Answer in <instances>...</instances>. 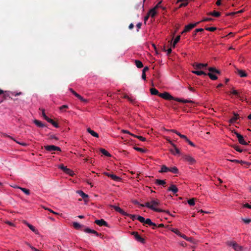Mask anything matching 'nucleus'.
<instances>
[{
  "label": "nucleus",
  "mask_w": 251,
  "mask_h": 251,
  "mask_svg": "<svg viewBox=\"0 0 251 251\" xmlns=\"http://www.w3.org/2000/svg\"><path fill=\"white\" fill-rule=\"evenodd\" d=\"M159 97H160V98H163L166 100H173L175 101L182 102L183 103H189L190 105H187V107L190 108L194 107L195 104L193 103V102L192 101L185 100L184 99H179V98H175L168 92H164L163 93H160L159 95Z\"/></svg>",
  "instance_id": "obj_1"
},
{
  "label": "nucleus",
  "mask_w": 251,
  "mask_h": 251,
  "mask_svg": "<svg viewBox=\"0 0 251 251\" xmlns=\"http://www.w3.org/2000/svg\"><path fill=\"white\" fill-rule=\"evenodd\" d=\"M160 201L157 199H152L150 202H147L145 204H141L140 206L142 207H147L152 210L158 212H166L170 215L169 211H166L156 207L160 205Z\"/></svg>",
  "instance_id": "obj_2"
},
{
  "label": "nucleus",
  "mask_w": 251,
  "mask_h": 251,
  "mask_svg": "<svg viewBox=\"0 0 251 251\" xmlns=\"http://www.w3.org/2000/svg\"><path fill=\"white\" fill-rule=\"evenodd\" d=\"M227 245L232 247L235 251H242L243 247L239 245L237 243L234 241H229L227 242Z\"/></svg>",
  "instance_id": "obj_3"
},
{
  "label": "nucleus",
  "mask_w": 251,
  "mask_h": 251,
  "mask_svg": "<svg viewBox=\"0 0 251 251\" xmlns=\"http://www.w3.org/2000/svg\"><path fill=\"white\" fill-rule=\"evenodd\" d=\"M22 94V92H19V93H15V92H4L3 90L0 89V95L3 94V97L4 98H5L7 97H10V95H11L12 96H17L20 95Z\"/></svg>",
  "instance_id": "obj_4"
},
{
  "label": "nucleus",
  "mask_w": 251,
  "mask_h": 251,
  "mask_svg": "<svg viewBox=\"0 0 251 251\" xmlns=\"http://www.w3.org/2000/svg\"><path fill=\"white\" fill-rule=\"evenodd\" d=\"M199 23V22H197L195 24H190L186 25L184 29L182 31L181 34L190 31L191 29L196 27Z\"/></svg>",
  "instance_id": "obj_5"
},
{
  "label": "nucleus",
  "mask_w": 251,
  "mask_h": 251,
  "mask_svg": "<svg viewBox=\"0 0 251 251\" xmlns=\"http://www.w3.org/2000/svg\"><path fill=\"white\" fill-rule=\"evenodd\" d=\"M44 147L45 150L48 151H61V149L59 147L54 145H47Z\"/></svg>",
  "instance_id": "obj_6"
},
{
  "label": "nucleus",
  "mask_w": 251,
  "mask_h": 251,
  "mask_svg": "<svg viewBox=\"0 0 251 251\" xmlns=\"http://www.w3.org/2000/svg\"><path fill=\"white\" fill-rule=\"evenodd\" d=\"M42 116H43L44 118L49 123L52 124L55 127L57 128L58 127V124L54 122L53 120L51 119L50 118H49L45 114V111H42Z\"/></svg>",
  "instance_id": "obj_7"
},
{
  "label": "nucleus",
  "mask_w": 251,
  "mask_h": 251,
  "mask_svg": "<svg viewBox=\"0 0 251 251\" xmlns=\"http://www.w3.org/2000/svg\"><path fill=\"white\" fill-rule=\"evenodd\" d=\"M103 174L109 177H110L112 180L115 181H120L121 180V178L118 176H117L113 174H110L108 172H104Z\"/></svg>",
  "instance_id": "obj_8"
},
{
  "label": "nucleus",
  "mask_w": 251,
  "mask_h": 251,
  "mask_svg": "<svg viewBox=\"0 0 251 251\" xmlns=\"http://www.w3.org/2000/svg\"><path fill=\"white\" fill-rule=\"evenodd\" d=\"M172 231L176 233L178 236L183 238V239L187 240V241H190L191 239L189 238H188L185 235L182 234L176 228H173L172 229Z\"/></svg>",
  "instance_id": "obj_9"
},
{
  "label": "nucleus",
  "mask_w": 251,
  "mask_h": 251,
  "mask_svg": "<svg viewBox=\"0 0 251 251\" xmlns=\"http://www.w3.org/2000/svg\"><path fill=\"white\" fill-rule=\"evenodd\" d=\"M183 159L187 161L190 164H193L196 162L195 159L189 155H185L183 156Z\"/></svg>",
  "instance_id": "obj_10"
},
{
  "label": "nucleus",
  "mask_w": 251,
  "mask_h": 251,
  "mask_svg": "<svg viewBox=\"0 0 251 251\" xmlns=\"http://www.w3.org/2000/svg\"><path fill=\"white\" fill-rule=\"evenodd\" d=\"M132 234L134 235L135 239L143 244L145 243V240L144 238H143L140 235L138 234V232H132Z\"/></svg>",
  "instance_id": "obj_11"
},
{
  "label": "nucleus",
  "mask_w": 251,
  "mask_h": 251,
  "mask_svg": "<svg viewBox=\"0 0 251 251\" xmlns=\"http://www.w3.org/2000/svg\"><path fill=\"white\" fill-rule=\"evenodd\" d=\"M233 114L234 116L228 121L229 123L231 124L238 123L237 121L240 119V117L239 116V114L235 113H233Z\"/></svg>",
  "instance_id": "obj_12"
},
{
  "label": "nucleus",
  "mask_w": 251,
  "mask_h": 251,
  "mask_svg": "<svg viewBox=\"0 0 251 251\" xmlns=\"http://www.w3.org/2000/svg\"><path fill=\"white\" fill-rule=\"evenodd\" d=\"M234 133L236 135V136L238 139L239 142L241 144L244 145H246L248 144L245 141V140L243 138V136L242 135H241V134H240L236 131H235L234 132Z\"/></svg>",
  "instance_id": "obj_13"
},
{
  "label": "nucleus",
  "mask_w": 251,
  "mask_h": 251,
  "mask_svg": "<svg viewBox=\"0 0 251 251\" xmlns=\"http://www.w3.org/2000/svg\"><path fill=\"white\" fill-rule=\"evenodd\" d=\"M112 208L114 209V210L121 214L122 215L125 216L127 215V213L126 212H125L122 209H121L120 207L116 205H111V206Z\"/></svg>",
  "instance_id": "obj_14"
},
{
  "label": "nucleus",
  "mask_w": 251,
  "mask_h": 251,
  "mask_svg": "<svg viewBox=\"0 0 251 251\" xmlns=\"http://www.w3.org/2000/svg\"><path fill=\"white\" fill-rule=\"evenodd\" d=\"M84 231L86 233H93L95 234L97 236H99L100 235V234H99L97 231L94 229H91L88 227H87L84 229Z\"/></svg>",
  "instance_id": "obj_15"
},
{
  "label": "nucleus",
  "mask_w": 251,
  "mask_h": 251,
  "mask_svg": "<svg viewBox=\"0 0 251 251\" xmlns=\"http://www.w3.org/2000/svg\"><path fill=\"white\" fill-rule=\"evenodd\" d=\"M95 223L100 226H108L107 222L102 219L100 220H96Z\"/></svg>",
  "instance_id": "obj_16"
},
{
  "label": "nucleus",
  "mask_w": 251,
  "mask_h": 251,
  "mask_svg": "<svg viewBox=\"0 0 251 251\" xmlns=\"http://www.w3.org/2000/svg\"><path fill=\"white\" fill-rule=\"evenodd\" d=\"M235 72L241 77H246L247 76V73L244 70L237 69Z\"/></svg>",
  "instance_id": "obj_17"
},
{
  "label": "nucleus",
  "mask_w": 251,
  "mask_h": 251,
  "mask_svg": "<svg viewBox=\"0 0 251 251\" xmlns=\"http://www.w3.org/2000/svg\"><path fill=\"white\" fill-rule=\"evenodd\" d=\"M144 224H147L149 226H153V229H154L156 227H157V225L154 223H153L151 222V220L149 218H147V219H145V222Z\"/></svg>",
  "instance_id": "obj_18"
},
{
  "label": "nucleus",
  "mask_w": 251,
  "mask_h": 251,
  "mask_svg": "<svg viewBox=\"0 0 251 251\" xmlns=\"http://www.w3.org/2000/svg\"><path fill=\"white\" fill-rule=\"evenodd\" d=\"M194 67H195V68L196 69H202V68L203 67H206L207 66V63H205V64H203V63H195L194 65H193Z\"/></svg>",
  "instance_id": "obj_19"
},
{
  "label": "nucleus",
  "mask_w": 251,
  "mask_h": 251,
  "mask_svg": "<svg viewBox=\"0 0 251 251\" xmlns=\"http://www.w3.org/2000/svg\"><path fill=\"white\" fill-rule=\"evenodd\" d=\"M168 191H172L174 194H176L178 191V189L176 185L172 184L168 189Z\"/></svg>",
  "instance_id": "obj_20"
},
{
  "label": "nucleus",
  "mask_w": 251,
  "mask_h": 251,
  "mask_svg": "<svg viewBox=\"0 0 251 251\" xmlns=\"http://www.w3.org/2000/svg\"><path fill=\"white\" fill-rule=\"evenodd\" d=\"M174 148L173 149H170V151L173 153L174 155L176 154H179L180 153V152L178 148H176V146L175 145V146H173Z\"/></svg>",
  "instance_id": "obj_21"
},
{
  "label": "nucleus",
  "mask_w": 251,
  "mask_h": 251,
  "mask_svg": "<svg viewBox=\"0 0 251 251\" xmlns=\"http://www.w3.org/2000/svg\"><path fill=\"white\" fill-rule=\"evenodd\" d=\"M33 122L38 127H44L45 126V125L43 123L38 120L35 119Z\"/></svg>",
  "instance_id": "obj_22"
},
{
  "label": "nucleus",
  "mask_w": 251,
  "mask_h": 251,
  "mask_svg": "<svg viewBox=\"0 0 251 251\" xmlns=\"http://www.w3.org/2000/svg\"><path fill=\"white\" fill-rule=\"evenodd\" d=\"M208 70L210 72V73H215L219 75L221 74V72L219 70L216 69L214 67H209L208 68Z\"/></svg>",
  "instance_id": "obj_23"
},
{
  "label": "nucleus",
  "mask_w": 251,
  "mask_h": 251,
  "mask_svg": "<svg viewBox=\"0 0 251 251\" xmlns=\"http://www.w3.org/2000/svg\"><path fill=\"white\" fill-rule=\"evenodd\" d=\"M169 171V168L167 167L165 165H162L161 167V169L159 171V173H167Z\"/></svg>",
  "instance_id": "obj_24"
},
{
  "label": "nucleus",
  "mask_w": 251,
  "mask_h": 251,
  "mask_svg": "<svg viewBox=\"0 0 251 251\" xmlns=\"http://www.w3.org/2000/svg\"><path fill=\"white\" fill-rule=\"evenodd\" d=\"M87 130L88 132H89L93 136L97 138L99 137V134L94 130H92L90 128H87Z\"/></svg>",
  "instance_id": "obj_25"
},
{
  "label": "nucleus",
  "mask_w": 251,
  "mask_h": 251,
  "mask_svg": "<svg viewBox=\"0 0 251 251\" xmlns=\"http://www.w3.org/2000/svg\"><path fill=\"white\" fill-rule=\"evenodd\" d=\"M26 224L27 226L30 228V229L33 232H34L36 234L38 233V230L36 229L34 226H33L32 225H30L28 223H26Z\"/></svg>",
  "instance_id": "obj_26"
},
{
  "label": "nucleus",
  "mask_w": 251,
  "mask_h": 251,
  "mask_svg": "<svg viewBox=\"0 0 251 251\" xmlns=\"http://www.w3.org/2000/svg\"><path fill=\"white\" fill-rule=\"evenodd\" d=\"M73 226L76 229H79L81 227L83 226V225L75 222L73 223Z\"/></svg>",
  "instance_id": "obj_27"
},
{
  "label": "nucleus",
  "mask_w": 251,
  "mask_h": 251,
  "mask_svg": "<svg viewBox=\"0 0 251 251\" xmlns=\"http://www.w3.org/2000/svg\"><path fill=\"white\" fill-rule=\"evenodd\" d=\"M148 14L150 16H151L152 18L154 17L155 15L156 14V9H155V8H153L151 9L149 11Z\"/></svg>",
  "instance_id": "obj_28"
},
{
  "label": "nucleus",
  "mask_w": 251,
  "mask_h": 251,
  "mask_svg": "<svg viewBox=\"0 0 251 251\" xmlns=\"http://www.w3.org/2000/svg\"><path fill=\"white\" fill-rule=\"evenodd\" d=\"M150 92L151 95H157L159 96V95L160 94L159 93L158 90L154 88H152L150 89Z\"/></svg>",
  "instance_id": "obj_29"
},
{
  "label": "nucleus",
  "mask_w": 251,
  "mask_h": 251,
  "mask_svg": "<svg viewBox=\"0 0 251 251\" xmlns=\"http://www.w3.org/2000/svg\"><path fill=\"white\" fill-rule=\"evenodd\" d=\"M77 193L83 199L88 198V195L84 193L82 191L79 190L77 191Z\"/></svg>",
  "instance_id": "obj_30"
},
{
  "label": "nucleus",
  "mask_w": 251,
  "mask_h": 251,
  "mask_svg": "<svg viewBox=\"0 0 251 251\" xmlns=\"http://www.w3.org/2000/svg\"><path fill=\"white\" fill-rule=\"evenodd\" d=\"M208 15H211L215 17H218L220 16V13L217 11H214L211 12H209L207 14Z\"/></svg>",
  "instance_id": "obj_31"
},
{
  "label": "nucleus",
  "mask_w": 251,
  "mask_h": 251,
  "mask_svg": "<svg viewBox=\"0 0 251 251\" xmlns=\"http://www.w3.org/2000/svg\"><path fill=\"white\" fill-rule=\"evenodd\" d=\"M135 65L138 68H141L143 67V64L141 61L138 60H136L135 61Z\"/></svg>",
  "instance_id": "obj_32"
},
{
  "label": "nucleus",
  "mask_w": 251,
  "mask_h": 251,
  "mask_svg": "<svg viewBox=\"0 0 251 251\" xmlns=\"http://www.w3.org/2000/svg\"><path fill=\"white\" fill-rule=\"evenodd\" d=\"M100 151L101 153H102L103 155H104L106 156L109 157L111 156L110 154L105 149H101L100 150Z\"/></svg>",
  "instance_id": "obj_33"
},
{
  "label": "nucleus",
  "mask_w": 251,
  "mask_h": 251,
  "mask_svg": "<svg viewBox=\"0 0 251 251\" xmlns=\"http://www.w3.org/2000/svg\"><path fill=\"white\" fill-rule=\"evenodd\" d=\"M174 174H177L178 173V170L176 167H173L169 168V171Z\"/></svg>",
  "instance_id": "obj_34"
},
{
  "label": "nucleus",
  "mask_w": 251,
  "mask_h": 251,
  "mask_svg": "<svg viewBox=\"0 0 251 251\" xmlns=\"http://www.w3.org/2000/svg\"><path fill=\"white\" fill-rule=\"evenodd\" d=\"M155 183L159 185H163L166 184V182L161 179H156L155 180Z\"/></svg>",
  "instance_id": "obj_35"
},
{
  "label": "nucleus",
  "mask_w": 251,
  "mask_h": 251,
  "mask_svg": "<svg viewBox=\"0 0 251 251\" xmlns=\"http://www.w3.org/2000/svg\"><path fill=\"white\" fill-rule=\"evenodd\" d=\"M192 73L198 75H206V74L204 73L203 71H192Z\"/></svg>",
  "instance_id": "obj_36"
},
{
  "label": "nucleus",
  "mask_w": 251,
  "mask_h": 251,
  "mask_svg": "<svg viewBox=\"0 0 251 251\" xmlns=\"http://www.w3.org/2000/svg\"><path fill=\"white\" fill-rule=\"evenodd\" d=\"M206 75H208V76L210 77V78L212 80H216L218 78L215 75H213L211 73H209L207 74Z\"/></svg>",
  "instance_id": "obj_37"
},
{
  "label": "nucleus",
  "mask_w": 251,
  "mask_h": 251,
  "mask_svg": "<svg viewBox=\"0 0 251 251\" xmlns=\"http://www.w3.org/2000/svg\"><path fill=\"white\" fill-rule=\"evenodd\" d=\"M20 189L25 194L27 195H30V191L28 189H27L25 188H23V187H21V188H20Z\"/></svg>",
  "instance_id": "obj_38"
},
{
  "label": "nucleus",
  "mask_w": 251,
  "mask_h": 251,
  "mask_svg": "<svg viewBox=\"0 0 251 251\" xmlns=\"http://www.w3.org/2000/svg\"><path fill=\"white\" fill-rule=\"evenodd\" d=\"M64 172L71 176H73L74 175L73 171L69 168H67Z\"/></svg>",
  "instance_id": "obj_39"
},
{
  "label": "nucleus",
  "mask_w": 251,
  "mask_h": 251,
  "mask_svg": "<svg viewBox=\"0 0 251 251\" xmlns=\"http://www.w3.org/2000/svg\"><path fill=\"white\" fill-rule=\"evenodd\" d=\"M126 216L129 217L133 221H134L137 219V215H132L127 213V215H125Z\"/></svg>",
  "instance_id": "obj_40"
},
{
  "label": "nucleus",
  "mask_w": 251,
  "mask_h": 251,
  "mask_svg": "<svg viewBox=\"0 0 251 251\" xmlns=\"http://www.w3.org/2000/svg\"><path fill=\"white\" fill-rule=\"evenodd\" d=\"M175 133L178 135L180 138H183L185 140L187 139V137L185 135L181 134L180 132L177 131H175Z\"/></svg>",
  "instance_id": "obj_41"
},
{
  "label": "nucleus",
  "mask_w": 251,
  "mask_h": 251,
  "mask_svg": "<svg viewBox=\"0 0 251 251\" xmlns=\"http://www.w3.org/2000/svg\"><path fill=\"white\" fill-rule=\"evenodd\" d=\"M137 220H138L142 223H144L145 221V219L141 216H138L137 217Z\"/></svg>",
  "instance_id": "obj_42"
},
{
  "label": "nucleus",
  "mask_w": 251,
  "mask_h": 251,
  "mask_svg": "<svg viewBox=\"0 0 251 251\" xmlns=\"http://www.w3.org/2000/svg\"><path fill=\"white\" fill-rule=\"evenodd\" d=\"M188 203L189 205L191 206H193L195 205V200L194 199H191L188 201Z\"/></svg>",
  "instance_id": "obj_43"
},
{
  "label": "nucleus",
  "mask_w": 251,
  "mask_h": 251,
  "mask_svg": "<svg viewBox=\"0 0 251 251\" xmlns=\"http://www.w3.org/2000/svg\"><path fill=\"white\" fill-rule=\"evenodd\" d=\"M133 137H135L139 139L140 140H141L142 141H146V138L145 137H143V136L134 135Z\"/></svg>",
  "instance_id": "obj_44"
},
{
  "label": "nucleus",
  "mask_w": 251,
  "mask_h": 251,
  "mask_svg": "<svg viewBox=\"0 0 251 251\" xmlns=\"http://www.w3.org/2000/svg\"><path fill=\"white\" fill-rule=\"evenodd\" d=\"M135 7L137 9H142V10L144 11V4L140 3L139 4H137Z\"/></svg>",
  "instance_id": "obj_45"
},
{
  "label": "nucleus",
  "mask_w": 251,
  "mask_h": 251,
  "mask_svg": "<svg viewBox=\"0 0 251 251\" xmlns=\"http://www.w3.org/2000/svg\"><path fill=\"white\" fill-rule=\"evenodd\" d=\"M124 98L127 99L129 101H130L131 102H133L134 101V100L132 99L131 98L129 97L127 95L125 94L123 96Z\"/></svg>",
  "instance_id": "obj_46"
},
{
  "label": "nucleus",
  "mask_w": 251,
  "mask_h": 251,
  "mask_svg": "<svg viewBox=\"0 0 251 251\" xmlns=\"http://www.w3.org/2000/svg\"><path fill=\"white\" fill-rule=\"evenodd\" d=\"M26 244L30 248V249L33 251H38V250L35 248H34V247H33L32 246H31L29 243H26Z\"/></svg>",
  "instance_id": "obj_47"
},
{
  "label": "nucleus",
  "mask_w": 251,
  "mask_h": 251,
  "mask_svg": "<svg viewBox=\"0 0 251 251\" xmlns=\"http://www.w3.org/2000/svg\"><path fill=\"white\" fill-rule=\"evenodd\" d=\"M243 221L246 224H249L250 222H251V219H248V218H243L242 219Z\"/></svg>",
  "instance_id": "obj_48"
},
{
  "label": "nucleus",
  "mask_w": 251,
  "mask_h": 251,
  "mask_svg": "<svg viewBox=\"0 0 251 251\" xmlns=\"http://www.w3.org/2000/svg\"><path fill=\"white\" fill-rule=\"evenodd\" d=\"M205 29L209 31H214L216 29V28L215 27H206Z\"/></svg>",
  "instance_id": "obj_49"
},
{
  "label": "nucleus",
  "mask_w": 251,
  "mask_h": 251,
  "mask_svg": "<svg viewBox=\"0 0 251 251\" xmlns=\"http://www.w3.org/2000/svg\"><path fill=\"white\" fill-rule=\"evenodd\" d=\"M231 161L233 162L240 163L241 164H246L247 163V162H246L245 161H244L242 160H236V159L232 160H231Z\"/></svg>",
  "instance_id": "obj_50"
},
{
  "label": "nucleus",
  "mask_w": 251,
  "mask_h": 251,
  "mask_svg": "<svg viewBox=\"0 0 251 251\" xmlns=\"http://www.w3.org/2000/svg\"><path fill=\"white\" fill-rule=\"evenodd\" d=\"M180 35H178L175 38L174 41V44H176L180 40Z\"/></svg>",
  "instance_id": "obj_51"
},
{
  "label": "nucleus",
  "mask_w": 251,
  "mask_h": 251,
  "mask_svg": "<svg viewBox=\"0 0 251 251\" xmlns=\"http://www.w3.org/2000/svg\"><path fill=\"white\" fill-rule=\"evenodd\" d=\"M58 168L61 169L64 172H65L66 171V169H67V168L66 167L64 166L63 165L60 164L58 166Z\"/></svg>",
  "instance_id": "obj_52"
},
{
  "label": "nucleus",
  "mask_w": 251,
  "mask_h": 251,
  "mask_svg": "<svg viewBox=\"0 0 251 251\" xmlns=\"http://www.w3.org/2000/svg\"><path fill=\"white\" fill-rule=\"evenodd\" d=\"M122 132L124 133H127V134H129V135L133 136L134 134L130 133L128 130H125V129H123L122 130Z\"/></svg>",
  "instance_id": "obj_53"
},
{
  "label": "nucleus",
  "mask_w": 251,
  "mask_h": 251,
  "mask_svg": "<svg viewBox=\"0 0 251 251\" xmlns=\"http://www.w3.org/2000/svg\"><path fill=\"white\" fill-rule=\"evenodd\" d=\"M186 141L190 145L193 147H195V145L192 142H191L188 138L186 140Z\"/></svg>",
  "instance_id": "obj_54"
},
{
  "label": "nucleus",
  "mask_w": 251,
  "mask_h": 251,
  "mask_svg": "<svg viewBox=\"0 0 251 251\" xmlns=\"http://www.w3.org/2000/svg\"><path fill=\"white\" fill-rule=\"evenodd\" d=\"M134 149L136 151H141V152H144L145 151H144V150L142 148H138V147H135L134 148Z\"/></svg>",
  "instance_id": "obj_55"
},
{
  "label": "nucleus",
  "mask_w": 251,
  "mask_h": 251,
  "mask_svg": "<svg viewBox=\"0 0 251 251\" xmlns=\"http://www.w3.org/2000/svg\"><path fill=\"white\" fill-rule=\"evenodd\" d=\"M234 149L236 151H239L240 152H241L243 151V150L242 149H240L239 148V147L237 146H235Z\"/></svg>",
  "instance_id": "obj_56"
},
{
  "label": "nucleus",
  "mask_w": 251,
  "mask_h": 251,
  "mask_svg": "<svg viewBox=\"0 0 251 251\" xmlns=\"http://www.w3.org/2000/svg\"><path fill=\"white\" fill-rule=\"evenodd\" d=\"M231 93H232V94H233L234 95H235V96H238V95H239V93H238V92H237V90H234V89H233V91H232Z\"/></svg>",
  "instance_id": "obj_57"
},
{
  "label": "nucleus",
  "mask_w": 251,
  "mask_h": 251,
  "mask_svg": "<svg viewBox=\"0 0 251 251\" xmlns=\"http://www.w3.org/2000/svg\"><path fill=\"white\" fill-rule=\"evenodd\" d=\"M45 209L46 210H48V211H49L50 212L55 214V215H58V213L56 212H54L53 211V210H52L51 209H50V208H46Z\"/></svg>",
  "instance_id": "obj_58"
},
{
  "label": "nucleus",
  "mask_w": 251,
  "mask_h": 251,
  "mask_svg": "<svg viewBox=\"0 0 251 251\" xmlns=\"http://www.w3.org/2000/svg\"><path fill=\"white\" fill-rule=\"evenodd\" d=\"M243 206L244 207H247V208H250V209H251V205L249 204V203H246L245 204H244Z\"/></svg>",
  "instance_id": "obj_59"
},
{
  "label": "nucleus",
  "mask_w": 251,
  "mask_h": 251,
  "mask_svg": "<svg viewBox=\"0 0 251 251\" xmlns=\"http://www.w3.org/2000/svg\"><path fill=\"white\" fill-rule=\"evenodd\" d=\"M188 3L185 2V3H182L180 4L179 7H185L186 6L188 5Z\"/></svg>",
  "instance_id": "obj_60"
},
{
  "label": "nucleus",
  "mask_w": 251,
  "mask_h": 251,
  "mask_svg": "<svg viewBox=\"0 0 251 251\" xmlns=\"http://www.w3.org/2000/svg\"><path fill=\"white\" fill-rule=\"evenodd\" d=\"M213 19L210 18H206L204 19L203 20H202V22H206V21H211Z\"/></svg>",
  "instance_id": "obj_61"
},
{
  "label": "nucleus",
  "mask_w": 251,
  "mask_h": 251,
  "mask_svg": "<svg viewBox=\"0 0 251 251\" xmlns=\"http://www.w3.org/2000/svg\"><path fill=\"white\" fill-rule=\"evenodd\" d=\"M67 105H63L59 107L60 110H62L63 108H68Z\"/></svg>",
  "instance_id": "obj_62"
},
{
  "label": "nucleus",
  "mask_w": 251,
  "mask_h": 251,
  "mask_svg": "<svg viewBox=\"0 0 251 251\" xmlns=\"http://www.w3.org/2000/svg\"><path fill=\"white\" fill-rule=\"evenodd\" d=\"M142 78L144 80H145L146 79V73L142 72Z\"/></svg>",
  "instance_id": "obj_63"
},
{
  "label": "nucleus",
  "mask_w": 251,
  "mask_h": 251,
  "mask_svg": "<svg viewBox=\"0 0 251 251\" xmlns=\"http://www.w3.org/2000/svg\"><path fill=\"white\" fill-rule=\"evenodd\" d=\"M76 97H77L78 99L81 98V96L77 94L76 92H74L73 94Z\"/></svg>",
  "instance_id": "obj_64"
}]
</instances>
